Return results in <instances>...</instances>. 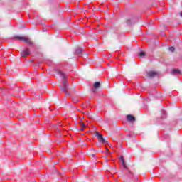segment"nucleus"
<instances>
[{
    "instance_id": "f257e3e1",
    "label": "nucleus",
    "mask_w": 182,
    "mask_h": 182,
    "mask_svg": "<svg viewBox=\"0 0 182 182\" xmlns=\"http://www.w3.org/2000/svg\"><path fill=\"white\" fill-rule=\"evenodd\" d=\"M57 73L64 79L63 81V87H61V90L65 92H68V81L66 80V75L60 70H58Z\"/></svg>"
},
{
    "instance_id": "f03ea898",
    "label": "nucleus",
    "mask_w": 182,
    "mask_h": 182,
    "mask_svg": "<svg viewBox=\"0 0 182 182\" xmlns=\"http://www.w3.org/2000/svg\"><path fill=\"white\" fill-rule=\"evenodd\" d=\"M12 39H18L19 41H23L25 42V43H28V45H33V43L31 41V40L26 37H22V36H14L12 38Z\"/></svg>"
},
{
    "instance_id": "7ed1b4c3",
    "label": "nucleus",
    "mask_w": 182,
    "mask_h": 182,
    "mask_svg": "<svg viewBox=\"0 0 182 182\" xmlns=\"http://www.w3.org/2000/svg\"><path fill=\"white\" fill-rule=\"evenodd\" d=\"M96 137L98 138L99 141L101 143H106V140H105V138H103V135L99 132H95Z\"/></svg>"
},
{
    "instance_id": "20e7f679",
    "label": "nucleus",
    "mask_w": 182,
    "mask_h": 182,
    "mask_svg": "<svg viewBox=\"0 0 182 182\" xmlns=\"http://www.w3.org/2000/svg\"><path fill=\"white\" fill-rule=\"evenodd\" d=\"M148 77H156V76H159V73L154 71H149L147 73Z\"/></svg>"
},
{
    "instance_id": "39448f33",
    "label": "nucleus",
    "mask_w": 182,
    "mask_h": 182,
    "mask_svg": "<svg viewBox=\"0 0 182 182\" xmlns=\"http://www.w3.org/2000/svg\"><path fill=\"white\" fill-rule=\"evenodd\" d=\"M93 87L94 89L92 90V92L93 93H95L96 90L99 89L100 87V82H96L93 84Z\"/></svg>"
},
{
    "instance_id": "423d86ee",
    "label": "nucleus",
    "mask_w": 182,
    "mask_h": 182,
    "mask_svg": "<svg viewBox=\"0 0 182 182\" xmlns=\"http://www.w3.org/2000/svg\"><path fill=\"white\" fill-rule=\"evenodd\" d=\"M29 55H31V50H29V48H26V50L21 53V56H23V58H26V56H29Z\"/></svg>"
},
{
    "instance_id": "0eeeda50",
    "label": "nucleus",
    "mask_w": 182,
    "mask_h": 182,
    "mask_svg": "<svg viewBox=\"0 0 182 182\" xmlns=\"http://www.w3.org/2000/svg\"><path fill=\"white\" fill-rule=\"evenodd\" d=\"M127 119L128 122H133L136 121V119L132 115H128L127 117Z\"/></svg>"
},
{
    "instance_id": "6e6552de",
    "label": "nucleus",
    "mask_w": 182,
    "mask_h": 182,
    "mask_svg": "<svg viewBox=\"0 0 182 182\" xmlns=\"http://www.w3.org/2000/svg\"><path fill=\"white\" fill-rule=\"evenodd\" d=\"M121 161L122 163V166H123L124 168H127L126 164H124V159H123V156L121 157Z\"/></svg>"
},
{
    "instance_id": "1a4fd4ad",
    "label": "nucleus",
    "mask_w": 182,
    "mask_h": 182,
    "mask_svg": "<svg viewBox=\"0 0 182 182\" xmlns=\"http://www.w3.org/2000/svg\"><path fill=\"white\" fill-rule=\"evenodd\" d=\"M139 58H144V56H146V53L143 52V51H141L139 53Z\"/></svg>"
},
{
    "instance_id": "9d476101",
    "label": "nucleus",
    "mask_w": 182,
    "mask_h": 182,
    "mask_svg": "<svg viewBox=\"0 0 182 182\" xmlns=\"http://www.w3.org/2000/svg\"><path fill=\"white\" fill-rule=\"evenodd\" d=\"M80 124L81 126V130H85V128L86 127V125L83 123V122H80Z\"/></svg>"
},
{
    "instance_id": "9b49d317",
    "label": "nucleus",
    "mask_w": 182,
    "mask_h": 182,
    "mask_svg": "<svg viewBox=\"0 0 182 182\" xmlns=\"http://www.w3.org/2000/svg\"><path fill=\"white\" fill-rule=\"evenodd\" d=\"M82 48H78L75 50V53H77V55H80V53H82Z\"/></svg>"
},
{
    "instance_id": "f8f14e48",
    "label": "nucleus",
    "mask_w": 182,
    "mask_h": 182,
    "mask_svg": "<svg viewBox=\"0 0 182 182\" xmlns=\"http://www.w3.org/2000/svg\"><path fill=\"white\" fill-rule=\"evenodd\" d=\"M173 73H180V70H173Z\"/></svg>"
},
{
    "instance_id": "ddd939ff",
    "label": "nucleus",
    "mask_w": 182,
    "mask_h": 182,
    "mask_svg": "<svg viewBox=\"0 0 182 182\" xmlns=\"http://www.w3.org/2000/svg\"><path fill=\"white\" fill-rule=\"evenodd\" d=\"M168 49L170 52H174V47H170Z\"/></svg>"
},
{
    "instance_id": "4468645a",
    "label": "nucleus",
    "mask_w": 182,
    "mask_h": 182,
    "mask_svg": "<svg viewBox=\"0 0 182 182\" xmlns=\"http://www.w3.org/2000/svg\"><path fill=\"white\" fill-rule=\"evenodd\" d=\"M127 23H128V25L130 23V21L129 20H127Z\"/></svg>"
},
{
    "instance_id": "2eb2a0df",
    "label": "nucleus",
    "mask_w": 182,
    "mask_h": 182,
    "mask_svg": "<svg viewBox=\"0 0 182 182\" xmlns=\"http://www.w3.org/2000/svg\"><path fill=\"white\" fill-rule=\"evenodd\" d=\"M106 150H109V149H108V148H106Z\"/></svg>"
}]
</instances>
